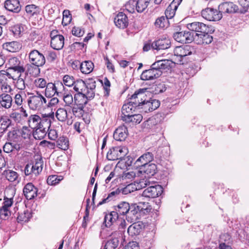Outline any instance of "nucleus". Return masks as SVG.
Segmentation results:
<instances>
[{
    "mask_svg": "<svg viewBox=\"0 0 249 249\" xmlns=\"http://www.w3.org/2000/svg\"><path fill=\"white\" fill-rule=\"evenodd\" d=\"M174 53L175 55L180 58L190 55L192 53L191 47L189 45L177 47L174 49Z\"/></svg>",
    "mask_w": 249,
    "mask_h": 249,
    "instance_id": "27",
    "label": "nucleus"
},
{
    "mask_svg": "<svg viewBox=\"0 0 249 249\" xmlns=\"http://www.w3.org/2000/svg\"><path fill=\"white\" fill-rule=\"evenodd\" d=\"M130 210V205L126 202H121L117 206H114V212L119 215H125Z\"/></svg>",
    "mask_w": 249,
    "mask_h": 249,
    "instance_id": "29",
    "label": "nucleus"
},
{
    "mask_svg": "<svg viewBox=\"0 0 249 249\" xmlns=\"http://www.w3.org/2000/svg\"><path fill=\"white\" fill-rule=\"evenodd\" d=\"M177 8L173 4H170L166 8L165 11V15L167 18L171 19L173 18L175 15Z\"/></svg>",
    "mask_w": 249,
    "mask_h": 249,
    "instance_id": "51",
    "label": "nucleus"
},
{
    "mask_svg": "<svg viewBox=\"0 0 249 249\" xmlns=\"http://www.w3.org/2000/svg\"><path fill=\"white\" fill-rule=\"evenodd\" d=\"M20 149L21 146L19 144L13 142H7L3 146L4 152L7 153L18 152Z\"/></svg>",
    "mask_w": 249,
    "mask_h": 249,
    "instance_id": "33",
    "label": "nucleus"
},
{
    "mask_svg": "<svg viewBox=\"0 0 249 249\" xmlns=\"http://www.w3.org/2000/svg\"><path fill=\"white\" fill-rule=\"evenodd\" d=\"M32 132L33 131L27 126L22 127L19 131L21 137L27 142L30 139Z\"/></svg>",
    "mask_w": 249,
    "mask_h": 249,
    "instance_id": "47",
    "label": "nucleus"
},
{
    "mask_svg": "<svg viewBox=\"0 0 249 249\" xmlns=\"http://www.w3.org/2000/svg\"><path fill=\"white\" fill-rule=\"evenodd\" d=\"M202 17L209 21H219L222 18V14L218 10L213 8L208 7L201 12Z\"/></svg>",
    "mask_w": 249,
    "mask_h": 249,
    "instance_id": "6",
    "label": "nucleus"
},
{
    "mask_svg": "<svg viewBox=\"0 0 249 249\" xmlns=\"http://www.w3.org/2000/svg\"><path fill=\"white\" fill-rule=\"evenodd\" d=\"M94 65L91 61H85L81 63L80 71L83 73L89 74L93 70Z\"/></svg>",
    "mask_w": 249,
    "mask_h": 249,
    "instance_id": "39",
    "label": "nucleus"
},
{
    "mask_svg": "<svg viewBox=\"0 0 249 249\" xmlns=\"http://www.w3.org/2000/svg\"><path fill=\"white\" fill-rule=\"evenodd\" d=\"M57 147L64 150H66L69 148V141L65 137H60L57 141Z\"/></svg>",
    "mask_w": 249,
    "mask_h": 249,
    "instance_id": "48",
    "label": "nucleus"
},
{
    "mask_svg": "<svg viewBox=\"0 0 249 249\" xmlns=\"http://www.w3.org/2000/svg\"><path fill=\"white\" fill-rule=\"evenodd\" d=\"M153 155L150 152H146L140 157L135 161V165L137 168H140L144 165L149 163L153 160Z\"/></svg>",
    "mask_w": 249,
    "mask_h": 249,
    "instance_id": "18",
    "label": "nucleus"
},
{
    "mask_svg": "<svg viewBox=\"0 0 249 249\" xmlns=\"http://www.w3.org/2000/svg\"><path fill=\"white\" fill-rule=\"evenodd\" d=\"M127 135V127L124 125H121L115 130L113 134V137L116 141H123L126 139Z\"/></svg>",
    "mask_w": 249,
    "mask_h": 249,
    "instance_id": "24",
    "label": "nucleus"
},
{
    "mask_svg": "<svg viewBox=\"0 0 249 249\" xmlns=\"http://www.w3.org/2000/svg\"><path fill=\"white\" fill-rule=\"evenodd\" d=\"M73 89L77 93H83L86 89V85L85 82L82 79L75 81Z\"/></svg>",
    "mask_w": 249,
    "mask_h": 249,
    "instance_id": "45",
    "label": "nucleus"
},
{
    "mask_svg": "<svg viewBox=\"0 0 249 249\" xmlns=\"http://www.w3.org/2000/svg\"><path fill=\"white\" fill-rule=\"evenodd\" d=\"M142 208H141V206L140 205H136V204L132 205L130 206V210L127 213L130 216H132V218L135 217H137L136 214L138 213L139 212H140Z\"/></svg>",
    "mask_w": 249,
    "mask_h": 249,
    "instance_id": "55",
    "label": "nucleus"
},
{
    "mask_svg": "<svg viewBox=\"0 0 249 249\" xmlns=\"http://www.w3.org/2000/svg\"><path fill=\"white\" fill-rule=\"evenodd\" d=\"M14 103L19 107H22L23 99L20 93H17L14 97Z\"/></svg>",
    "mask_w": 249,
    "mask_h": 249,
    "instance_id": "62",
    "label": "nucleus"
},
{
    "mask_svg": "<svg viewBox=\"0 0 249 249\" xmlns=\"http://www.w3.org/2000/svg\"><path fill=\"white\" fill-rule=\"evenodd\" d=\"M157 166L154 163H148L139 168L138 173H144L149 176H153L156 173Z\"/></svg>",
    "mask_w": 249,
    "mask_h": 249,
    "instance_id": "30",
    "label": "nucleus"
},
{
    "mask_svg": "<svg viewBox=\"0 0 249 249\" xmlns=\"http://www.w3.org/2000/svg\"><path fill=\"white\" fill-rule=\"evenodd\" d=\"M10 212L9 208L1 207L0 209V216L2 219H6L10 215Z\"/></svg>",
    "mask_w": 249,
    "mask_h": 249,
    "instance_id": "63",
    "label": "nucleus"
},
{
    "mask_svg": "<svg viewBox=\"0 0 249 249\" xmlns=\"http://www.w3.org/2000/svg\"><path fill=\"white\" fill-rule=\"evenodd\" d=\"M128 153L127 149L125 147L116 146L112 147L108 151L107 158L109 160H121Z\"/></svg>",
    "mask_w": 249,
    "mask_h": 249,
    "instance_id": "5",
    "label": "nucleus"
},
{
    "mask_svg": "<svg viewBox=\"0 0 249 249\" xmlns=\"http://www.w3.org/2000/svg\"><path fill=\"white\" fill-rule=\"evenodd\" d=\"M147 90V89H141L136 91L130 98V103H133L138 108L140 105L146 99V93H148Z\"/></svg>",
    "mask_w": 249,
    "mask_h": 249,
    "instance_id": "7",
    "label": "nucleus"
},
{
    "mask_svg": "<svg viewBox=\"0 0 249 249\" xmlns=\"http://www.w3.org/2000/svg\"><path fill=\"white\" fill-rule=\"evenodd\" d=\"M63 17L62 23L66 25L70 22L71 19L70 11L65 10L63 12Z\"/></svg>",
    "mask_w": 249,
    "mask_h": 249,
    "instance_id": "60",
    "label": "nucleus"
},
{
    "mask_svg": "<svg viewBox=\"0 0 249 249\" xmlns=\"http://www.w3.org/2000/svg\"><path fill=\"white\" fill-rule=\"evenodd\" d=\"M119 217L118 214L114 211L106 214L104 218V223L107 227H110L118 219Z\"/></svg>",
    "mask_w": 249,
    "mask_h": 249,
    "instance_id": "32",
    "label": "nucleus"
},
{
    "mask_svg": "<svg viewBox=\"0 0 249 249\" xmlns=\"http://www.w3.org/2000/svg\"><path fill=\"white\" fill-rule=\"evenodd\" d=\"M174 62L170 59H160V56H157L156 58V61L153 63V67L156 70L162 72V70L169 69L171 68Z\"/></svg>",
    "mask_w": 249,
    "mask_h": 249,
    "instance_id": "8",
    "label": "nucleus"
},
{
    "mask_svg": "<svg viewBox=\"0 0 249 249\" xmlns=\"http://www.w3.org/2000/svg\"><path fill=\"white\" fill-rule=\"evenodd\" d=\"M218 9L220 13H233L240 12L238 6L232 2H225L218 6Z\"/></svg>",
    "mask_w": 249,
    "mask_h": 249,
    "instance_id": "16",
    "label": "nucleus"
},
{
    "mask_svg": "<svg viewBox=\"0 0 249 249\" xmlns=\"http://www.w3.org/2000/svg\"><path fill=\"white\" fill-rule=\"evenodd\" d=\"M55 116L58 120L61 122H64L68 118V112L65 108H59L57 110Z\"/></svg>",
    "mask_w": 249,
    "mask_h": 249,
    "instance_id": "46",
    "label": "nucleus"
},
{
    "mask_svg": "<svg viewBox=\"0 0 249 249\" xmlns=\"http://www.w3.org/2000/svg\"><path fill=\"white\" fill-rule=\"evenodd\" d=\"M8 68H25L23 63L17 57L10 58L8 60Z\"/></svg>",
    "mask_w": 249,
    "mask_h": 249,
    "instance_id": "40",
    "label": "nucleus"
},
{
    "mask_svg": "<svg viewBox=\"0 0 249 249\" xmlns=\"http://www.w3.org/2000/svg\"><path fill=\"white\" fill-rule=\"evenodd\" d=\"M137 107L133 103H130V101L127 103L124 104L122 108L121 118L122 120H124L130 115L133 113Z\"/></svg>",
    "mask_w": 249,
    "mask_h": 249,
    "instance_id": "22",
    "label": "nucleus"
},
{
    "mask_svg": "<svg viewBox=\"0 0 249 249\" xmlns=\"http://www.w3.org/2000/svg\"><path fill=\"white\" fill-rule=\"evenodd\" d=\"M64 44V37L63 36L55 37L51 41V46L54 50H61L63 47Z\"/></svg>",
    "mask_w": 249,
    "mask_h": 249,
    "instance_id": "34",
    "label": "nucleus"
},
{
    "mask_svg": "<svg viewBox=\"0 0 249 249\" xmlns=\"http://www.w3.org/2000/svg\"><path fill=\"white\" fill-rule=\"evenodd\" d=\"M168 19L164 16L158 18L155 22V25L158 28H164L168 23Z\"/></svg>",
    "mask_w": 249,
    "mask_h": 249,
    "instance_id": "56",
    "label": "nucleus"
},
{
    "mask_svg": "<svg viewBox=\"0 0 249 249\" xmlns=\"http://www.w3.org/2000/svg\"><path fill=\"white\" fill-rule=\"evenodd\" d=\"M23 194L27 199L31 200L37 195V189L32 183H27L23 188Z\"/></svg>",
    "mask_w": 249,
    "mask_h": 249,
    "instance_id": "20",
    "label": "nucleus"
},
{
    "mask_svg": "<svg viewBox=\"0 0 249 249\" xmlns=\"http://www.w3.org/2000/svg\"><path fill=\"white\" fill-rule=\"evenodd\" d=\"M54 119L53 113H49L47 115H43L42 118L37 115L34 114L29 116L27 123L30 127L32 129H35L36 127H40L42 125V122L52 121Z\"/></svg>",
    "mask_w": 249,
    "mask_h": 249,
    "instance_id": "3",
    "label": "nucleus"
},
{
    "mask_svg": "<svg viewBox=\"0 0 249 249\" xmlns=\"http://www.w3.org/2000/svg\"><path fill=\"white\" fill-rule=\"evenodd\" d=\"M143 224L141 222H136L131 225L127 229V232L129 235L133 236L138 235L142 231Z\"/></svg>",
    "mask_w": 249,
    "mask_h": 249,
    "instance_id": "31",
    "label": "nucleus"
},
{
    "mask_svg": "<svg viewBox=\"0 0 249 249\" xmlns=\"http://www.w3.org/2000/svg\"><path fill=\"white\" fill-rule=\"evenodd\" d=\"M55 94L57 95H58L59 94V92L57 90L55 85L52 83H48L46 87L45 91V96L47 97L51 98Z\"/></svg>",
    "mask_w": 249,
    "mask_h": 249,
    "instance_id": "35",
    "label": "nucleus"
},
{
    "mask_svg": "<svg viewBox=\"0 0 249 249\" xmlns=\"http://www.w3.org/2000/svg\"><path fill=\"white\" fill-rule=\"evenodd\" d=\"M12 81L5 72L4 71H0V89L4 92H10L12 90L11 85Z\"/></svg>",
    "mask_w": 249,
    "mask_h": 249,
    "instance_id": "12",
    "label": "nucleus"
},
{
    "mask_svg": "<svg viewBox=\"0 0 249 249\" xmlns=\"http://www.w3.org/2000/svg\"><path fill=\"white\" fill-rule=\"evenodd\" d=\"M163 192L161 186L156 185L151 186L145 189L142 192V196L145 197L155 198L161 195Z\"/></svg>",
    "mask_w": 249,
    "mask_h": 249,
    "instance_id": "9",
    "label": "nucleus"
},
{
    "mask_svg": "<svg viewBox=\"0 0 249 249\" xmlns=\"http://www.w3.org/2000/svg\"><path fill=\"white\" fill-rule=\"evenodd\" d=\"M12 126V121L7 115H0V128L3 131H5L7 129Z\"/></svg>",
    "mask_w": 249,
    "mask_h": 249,
    "instance_id": "36",
    "label": "nucleus"
},
{
    "mask_svg": "<svg viewBox=\"0 0 249 249\" xmlns=\"http://www.w3.org/2000/svg\"><path fill=\"white\" fill-rule=\"evenodd\" d=\"M63 179L62 177H58L56 175L50 176L47 180V183L49 185H55Z\"/></svg>",
    "mask_w": 249,
    "mask_h": 249,
    "instance_id": "57",
    "label": "nucleus"
},
{
    "mask_svg": "<svg viewBox=\"0 0 249 249\" xmlns=\"http://www.w3.org/2000/svg\"><path fill=\"white\" fill-rule=\"evenodd\" d=\"M75 81H74L73 76H71L68 75H66L63 77L64 84L68 87H71L73 86Z\"/></svg>",
    "mask_w": 249,
    "mask_h": 249,
    "instance_id": "59",
    "label": "nucleus"
},
{
    "mask_svg": "<svg viewBox=\"0 0 249 249\" xmlns=\"http://www.w3.org/2000/svg\"><path fill=\"white\" fill-rule=\"evenodd\" d=\"M149 3L146 0H129L125 5V8L130 13H134L135 10L138 13H142Z\"/></svg>",
    "mask_w": 249,
    "mask_h": 249,
    "instance_id": "2",
    "label": "nucleus"
},
{
    "mask_svg": "<svg viewBox=\"0 0 249 249\" xmlns=\"http://www.w3.org/2000/svg\"><path fill=\"white\" fill-rule=\"evenodd\" d=\"M88 98L83 93H77L74 96V102L77 106L84 107L87 103Z\"/></svg>",
    "mask_w": 249,
    "mask_h": 249,
    "instance_id": "38",
    "label": "nucleus"
},
{
    "mask_svg": "<svg viewBox=\"0 0 249 249\" xmlns=\"http://www.w3.org/2000/svg\"><path fill=\"white\" fill-rule=\"evenodd\" d=\"M34 84L36 87L39 88H44L47 86L46 80L41 78L36 79L34 81Z\"/></svg>",
    "mask_w": 249,
    "mask_h": 249,
    "instance_id": "61",
    "label": "nucleus"
},
{
    "mask_svg": "<svg viewBox=\"0 0 249 249\" xmlns=\"http://www.w3.org/2000/svg\"><path fill=\"white\" fill-rule=\"evenodd\" d=\"M209 32H202L200 34L194 33V41L196 44L200 45L209 44L211 43L213 40V37L212 36L208 34Z\"/></svg>",
    "mask_w": 249,
    "mask_h": 249,
    "instance_id": "13",
    "label": "nucleus"
},
{
    "mask_svg": "<svg viewBox=\"0 0 249 249\" xmlns=\"http://www.w3.org/2000/svg\"><path fill=\"white\" fill-rule=\"evenodd\" d=\"M52 122L44 121L42 122V125H41L40 127L35 128V131L33 133L35 139L38 140L43 139L46 136L47 132L49 131Z\"/></svg>",
    "mask_w": 249,
    "mask_h": 249,
    "instance_id": "11",
    "label": "nucleus"
},
{
    "mask_svg": "<svg viewBox=\"0 0 249 249\" xmlns=\"http://www.w3.org/2000/svg\"><path fill=\"white\" fill-rule=\"evenodd\" d=\"M32 166H33L34 175L36 176L42 170L43 161L42 159L36 161L35 164H32Z\"/></svg>",
    "mask_w": 249,
    "mask_h": 249,
    "instance_id": "53",
    "label": "nucleus"
},
{
    "mask_svg": "<svg viewBox=\"0 0 249 249\" xmlns=\"http://www.w3.org/2000/svg\"><path fill=\"white\" fill-rule=\"evenodd\" d=\"M4 7L6 10L14 13H18L21 10L18 0H6L4 2Z\"/></svg>",
    "mask_w": 249,
    "mask_h": 249,
    "instance_id": "26",
    "label": "nucleus"
},
{
    "mask_svg": "<svg viewBox=\"0 0 249 249\" xmlns=\"http://www.w3.org/2000/svg\"><path fill=\"white\" fill-rule=\"evenodd\" d=\"M220 240L222 242L224 240L225 242H221L219 245L220 249H232L231 247L229 245L231 241V236L228 234H224L221 236Z\"/></svg>",
    "mask_w": 249,
    "mask_h": 249,
    "instance_id": "44",
    "label": "nucleus"
},
{
    "mask_svg": "<svg viewBox=\"0 0 249 249\" xmlns=\"http://www.w3.org/2000/svg\"><path fill=\"white\" fill-rule=\"evenodd\" d=\"M119 242L118 236H112L106 243L104 249H115L118 247Z\"/></svg>",
    "mask_w": 249,
    "mask_h": 249,
    "instance_id": "43",
    "label": "nucleus"
},
{
    "mask_svg": "<svg viewBox=\"0 0 249 249\" xmlns=\"http://www.w3.org/2000/svg\"><path fill=\"white\" fill-rule=\"evenodd\" d=\"M162 73L159 70H156L151 65V68L144 71L141 75V79L142 80H151L159 77Z\"/></svg>",
    "mask_w": 249,
    "mask_h": 249,
    "instance_id": "15",
    "label": "nucleus"
},
{
    "mask_svg": "<svg viewBox=\"0 0 249 249\" xmlns=\"http://www.w3.org/2000/svg\"><path fill=\"white\" fill-rule=\"evenodd\" d=\"M22 46V43L17 41L5 42L2 45L4 50L11 53L18 52L21 50Z\"/></svg>",
    "mask_w": 249,
    "mask_h": 249,
    "instance_id": "21",
    "label": "nucleus"
},
{
    "mask_svg": "<svg viewBox=\"0 0 249 249\" xmlns=\"http://www.w3.org/2000/svg\"><path fill=\"white\" fill-rule=\"evenodd\" d=\"M170 46V41L168 39H159L153 42V49L160 50L168 49Z\"/></svg>",
    "mask_w": 249,
    "mask_h": 249,
    "instance_id": "28",
    "label": "nucleus"
},
{
    "mask_svg": "<svg viewBox=\"0 0 249 249\" xmlns=\"http://www.w3.org/2000/svg\"><path fill=\"white\" fill-rule=\"evenodd\" d=\"M26 12L30 16H33L39 14V8L34 4L28 5L25 7Z\"/></svg>",
    "mask_w": 249,
    "mask_h": 249,
    "instance_id": "49",
    "label": "nucleus"
},
{
    "mask_svg": "<svg viewBox=\"0 0 249 249\" xmlns=\"http://www.w3.org/2000/svg\"><path fill=\"white\" fill-rule=\"evenodd\" d=\"M46 103L45 98L39 92H36V94L31 93L27 99L29 107L33 110H40Z\"/></svg>",
    "mask_w": 249,
    "mask_h": 249,
    "instance_id": "1",
    "label": "nucleus"
},
{
    "mask_svg": "<svg viewBox=\"0 0 249 249\" xmlns=\"http://www.w3.org/2000/svg\"><path fill=\"white\" fill-rule=\"evenodd\" d=\"M2 175L9 181L13 182L17 181L18 182V174L12 170H4L2 173Z\"/></svg>",
    "mask_w": 249,
    "mask_h": 249,
    "instance_id": "37",
    "label": "nucleus"
},
{
    "mask_svg": "<svg viewBox=\"0 0 249 249\" xmlns=\"http://www.w3.org/2000/svg\"><path fill=\"white\" fill-rule=\"evenodd\" d=\"M31 217V213L28 211H24L23 213H19L17 217L18 222H28Z\"/></svg>",
    "mask_w": 249,
    "mask_h": 249,
    "instance_id": "52",
    "label": "nucleus"
},
{
    "mask_svg": "<svg viewBox=\"0 0 249 249\" xmlns=\"http://www.w3.org/2000/svg\"><path fill=\"white\" fill-rule=\"evenodd\" d=\"M4 92L0 94V107L5 109H9L11 108L13 103L12 96Z\"/></svg>",
    "mask_w": 249,
    "mask_h": 249,
    "instance_id": "19",
    "label": "nucleus"
},
{
    "mask_svg": "<svg viewBox=\"0 0 249 249\" xmlns=\"http://www.w3.org/2000/svg\"><path fill=\"white\" fill-rule=\"evenodd\" d=\"M115 25L120 29H124L128 25V19L126 15L123 12H119L114 18Z\"/></svg>",
    "mask_w": 249,
    "mask_h": 249,
    "instance_id": "17",
    "label": "nucleus"
},
{
    "mask_svg": "<svg viewBox=\"0 0 249 249\" xmlns=\"http://www.w3.org/2000/svg\"><path fill=\"white\" fill-rule=\"evenodd\" d=\"M136 190H137V187L134 183H130L121 189L122 193L124 195H127Z\"/></svg>",
    "mask_w": 249,
    "mask_h": 249,
    "instance_id": "58",
    "label": "nucleus"
},
{
    "mask_svg": "<svg viewBox=\"0 0 249 249\" xmlns=\"http://www.w3.org/2000/svg\"><path fill=\"white\" fill-rule=\"evenodd\" d=\"M134 184L137 187V190H139L150 185V181L148 179L142 178L139 181H135Z\"/></svg>",
    "mask_w": 249,
    "mask_h": 249,
    "instance_id": "54",
    "label": "nucleus"
},
{
    "mask_svg": "<svg viewBox=\"0 0 249 249\" xmlns=\"http://www.w3.org/2000/svg\"><path fill=\"white\" fill-rule=\"evenodd\" d=\"M71 32L74 36L78 37L82 36L85 33L84 30L81 27L75 26L73 27Z\"/></svg>",
    "mask_w": 249,
    "mask_h": 249,
    "instance_id": "64",
    "label": "nucleus"
},
{
    "mask_svg": "<svg viewBox=\"0 0 249 249\" xmlns=\"http://www.w3.org/2000/svg\"><path fill=\"white\" fill-rule=\"evenodd\" d=\"M14 84L15 86L19 90H24L26 88V84L24 79L21 75L19 78L12 81V84Z\"/></svg>",
    "mask_w": 249,
    "mask_h": 249,
    "instance_id": "50",
    "label": "nucleus"
},
{
    "mask_svg": "<svg viewBox=\"0 0 249 249\" xmlns=\"http://www.w3.org/2000/svg\"><path fill=\"white\" fill-rule=\"evenodd\" d=\"M174 38L176 41L181 43H189L193 41V32L181 31L174 34Z\"/></svg>",
    "mask_w": 249,
    "mask_h": 249,
    "instance_id": "10",
    "label": "nucleus"
},
{
    "mask_svg": "<svg viewBox=\"0 0 249 249\" xmlns=\"http://www.w3.org/2000/svg\"><path fill=\"white\" fill-rule=\"evenodd\" d=\"M188 29L196 32H209V27L202 22H194L187 24Z\"/></svg>",
    "mask_w": 249,
    "mask_h": 249,
    "instance_id": "23",
    "label": "nucleus"
},
{
    "mask_svg": "<svg viewBox=\"0 0 249 249\" xmlns=\"http://www.w3.org/2000/svg\"><path fill=\"white\" fill-rule=\"evenodd\" d=\"M25 71V68H7L5 72L8 76L12 81H15L16 79L19 78L22 73Z\"/></svg>",
    "mask_w": 249,
    "mask_h": 249,
    "instance_id": "25",
    "label": "nucleus"
},
{
    "mask_svg": "<svg viewBox=\"0 0 249 249\" xmlns=\"http://www.w3.org/2000/svg\"><path fill=\"white\" fill-rule=\"evenodd\" d=\"M29 58L30 62L35 67H32L30 65V68H34V70L36 72H38L39 71V67L42 66L45 63V58L44 56L41 53H40L37 50H34L32 51L29 54Z\"/></svg>",
    "mask_w": 249,
    "mask_h": 249,
    "instance_id": "4",
    "label": "nucleus"
},
{
    "mask_svg": "<svg viewBox=\"0 0 249 249\" xmlns=\"http://www.w3.org/2000/svg\"><path fill=\"white\" fill-rule=\"evenodd\" d=\"M142 120V116L140 114L132 113L123 121L126 123H132L133 124H139Z\"/></svg>",
    "mask_w": 249,
    "mask_h": 249,
    "instance_id": "41",
    "label": "nucleus"
},
{
    "mask_svg": "<svg viewBox=\"0 0 249 249\" xmlns=\"http://www.w3.org/2000/svg\"><path fill=\"white\" fill-rule=\"evenodd\" d=\"M8 117L12 122L16 124H20L23 120L21 114L14 109L10 112Z\"/></svg>",
    "mask_w": 249,
    "mask_h": 249,
    "instance_id": "42",
    "label": "nucleus"
},
{
    "mask_svg": "<svg viewBox=\"0 0 249 249\" xmlns=\"http://www.w3.org/2000/svg\"><path fill=\"white\" fill-rule=\"evenodd\" d=\"M160 105V102L156 99H150V100H146L143 102L139 106L138 108L142 109L144 112H148L152 111L158 107Z\"/></svg>",
    "mask_w": 249,
    "mask_h": 249,
    "instance_id": "14",
    "label": "nucleus"
}]
</instances>
